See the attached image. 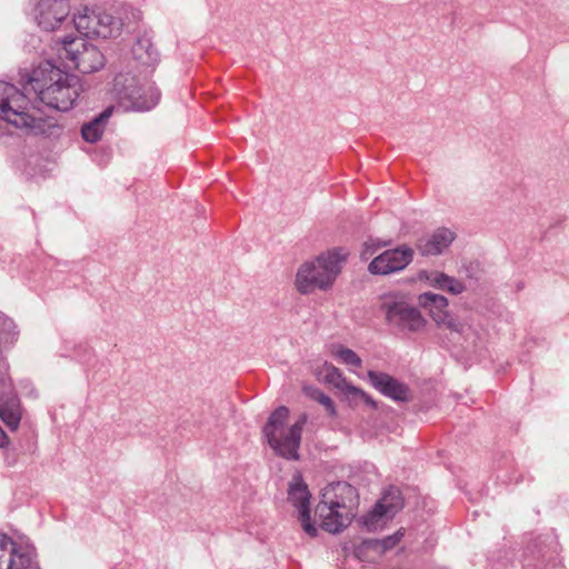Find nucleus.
Here are the masks:
<instances>
[{"instance_id":"0eeeda50","label":"nucleus","mask_w":569,"mask_h":569,"mask_svg":"<svg viewBox=\"0 0 569 569\" xmlns=\"http://www.w3.org/2000/svg\"><path fill=\"white\" fill-rule=\"evenodd\" d=\"M66 58L82 73H91L104 66V57L93 44L82 38L66 37L62 41Z\"/></svg>"},{"instance_id":"423d86ee","label":"nucleus","mask_w":569,"mask_h":569,"mask_svg":"<svg viewBox=\"0 0 569 569\" xmlns=\"http://www.w3.org/2000/svg\"><path fill=\"white\" fill-rule=\"evenodd\" d=\"M380 310L385 313L386 321L400 330L419 331L426 325L420 311L396 293L381 297Z\"/></svg>"},{"instance_id":"72a5a7b5","label":"nucleus","mask_w":569,"mask_h":569,"mask_svg":"<svg viewBox=\"0 0 569 569\" xmlns=\"http://www.w3.org/2000/svg\"><path fill=\"white\" fill-rule=\"evenodd\" d=\"M392 536H396V541L399 542L405 536V529L400 528Z\"/></svg>"},{"instance_id":"473e14b6","label":"nucleus","mask_w":569,"mask_h":569,"mask_svg":"<svg viewBox=\"0 0 569 569\" xmlns=\"http://www.w3.org/2000/svg\"><path fill=\"white\" fill-rule=\"evenodd\" d=\"M440 325L446 326L448 329H450L452 331L460 332L462 330V325L459 323L457 320L450 318L449 315H448L447 320L445 322H441Z\"/></svg>"},{"instance_id":"f257e3e1","label":"nucleus","mask_w":569,"mask_h":569,"mask_svg":"<svg viewBox=\"0 0 569 569\" xmlns=\"http://www.w3.org/2000/svg\"><path fill=\"white\" fill-rule=\"evenodd\" d=\"M0 119L33 136L57 138L62 128L41 111L31 106L24 92L13 84L0 81Z\"/></svg>"},{"instance_id":"2eb2a0df","label":"nucleus","mask_w":569,"mask_h":569,"mask_svg":"<svg viewBox=\"0 0 569 569\" xmlns=\"http://www.w3.org/2000/svg\"><path fill=\"white\" fill-rule=\"evenodd\" d=\"M456 239V233L448 228H438L430 236L418 240L417 248L422 256L442 253Z\"/></svg>"},{"instance_id":"aec40b11","label":"nucleus","mask_w":569,"mask_h":569,"mask_svg":"<svg viewBox=\"0 0 569 569\" xmlns=\"http://www.w3.org/2000/svg\"><path fill=\"white\" fill-rule=\"evenodd\" d=\"M122 22L104 11H96L93 37L110 38L120 32Z\"/></svg>"},{"instance_id":"f8f14e48","label":"nucleus","mask_w":569,"mask_h":569,"mask_svg":"<svg viewBox=\"0 0 569 569\" xmlns=\"http://www.w3.org/2000/svg\"><path fill=\"white\" fill-rule=\"evenodd\" d=\"M70 6L67 0H40L37 6V20L46 31L56 30L69 16Z\"/></svg>"},{"instance_id":"9d476101","label":"nucleus","mask_w":569,"mask_h":569,"mask_svg":"<svg viewBox=\"0 0 569 569\" xmlns=\"http://www.w3.org/2000/svg\"><path fill=\"white\" fill-rule=\"evenodd\" d=\"M343 508L338 501L320 500L315 507V517L321 521L320 526L323 530L330 533H338L349 526L353 515L350 512H342Z\"/></svg>"},{"instance_id":"20e7f679","label":"nucleus","mask_w":569,"mask_h":569,"mask_svg":"<svg viewBox=\"0 0 569 569\" xmlns=\"http://www.w3.org/2000/svg\"><path fill=\"white\" fill-rule=\"evenodd\" d=\"M289 409L284 406L277 408L269 417L263 428V433L273 451L288 460L299 459L301 435L308 416L302 413L298 420L287 426Z\"/></svg>"},{"instance_id":"2f4dec72","label":"nucleus","mask_w":569,"mask_h":569,"mask_svg":"<svg viewBox=\"0 0 569 569\" xmlns=\"http://www.w3.org/2000/svg\"><path fill=\"white\" fill-rule=\"evenodd\" d=\"M402 495H403V492L400 491L398 488H396L395 486H389L388 488H386L382 491V497L381 498H385V499H388V498H399Z\"/></svg>"},{"instance_id":"6ab92c4d","label":"nucleus","mask_w":569,"mask_h":569,"mask_svg":"<svg viewBox=\"0 0 569 569\" xmlns=\"http://www.w3.org/2000/svg\"><path fill=\"white\" fill-rule=\"evenodd\" d=\"M113 112V107L106 108L99 116L84 123L81 129L82 138L90 143L99 141L106 129V124Z\"/></svg>"},{"instance_id":"412c9836","label":"nucleus","mask_w":569,"mask_h":569,"mask_svg":"<svg viewBox=\"0 0 569 569\" xmlns=\"http://www.w3.org/2000/svg\"><path fill=\"white\" fill-rule=\"evenodd\" d=\"M359 493L355 487L346 481L329 483L321 491V498H358Z\"/></svg>"},{"instance_id":"cd10ccee","label":"nucleus","mask_w":569,"mask_h":569,"mask_svg":"<svg viewBox=\"0 0 569 569\" xmlns=\"http://www.w3.org/2000/svg\"><path fill=\"white\" fill-rule=\"evenodd\" d=\"M381 246H387V243H380V242H376V241H373V240H370V241L365 242V244H363V249H362V251H361V258H362L363 260L369 259L373 253H376V251H377Z\"/></svg>"},{"instance_id":"c756f323","label":"nucleus","mask_w":569,"mask_h":569,"mask_svg":"<svg viewBox=\"0 0 569 569\" xmlns=\"http://www.w3.org/2000/svg\"><path fill=\"white\" fill-rule=\"evenodd\" d=\"M380 543V553H385L388 550L395 548L398 542L396 541V536H387L383 539H379Z\"/></svg>"},{"instance_id":"4be33fe9","label":"nucleus","mask_w":569,"mask_h":569,"mask_svg":"<svg viewBox=\"0 0 569 569\" xmlns=\"http://www.w3.org/2000/svg\"><path fill=\"white\" fill-rule=\"evenodd\" d=\"M96 22V11H89L87 8L73 17V24L77 31L84 37H93Z\"/></svg>"},{"instance_id":"7c9ffc66","label":"nucleus","mask_w":569,"mask_h":569,"mask_svg":"<svg viewBox=\"0 0 569 569\" xmlns=\"http://www.w3.org/2000/svg\"><path fill=\"white\" fill-rule=\"evenodd\" d=\"M542 542L539 541V540H535L532 543H530L528 546V550L532 553L533 557H537V558H545L547 557L543 548H542Z\"/></svg>"},{"instance_id":"5701e85b","label":"nucleus","mask_w":569,"mask_h":569,"mask_svg":"<svg viewBox=\"0 0 569 569\" xmlns=\"http://www.w3.org/2000/svg\"><path fill=\"white\" fill-rule=\"evenodd\" d=\"M132 54L142 64H151L156 61V52L149 39H139L132 47Z\"/></svg>"},{"instance_id":"6e6552de","label":"nucleus","mask_w":569,"mask_h":569,"mask_svg":"<svg viewBox=\"0 0 569 569\" xmlns=\"http://www.w3.org/2000/svg\"><path fill=\"white\" fill-rule=\"evenodd\" d=\"M413 258V250L407 246L386 250L376 257L368 266L371 274L386 276L403 270Z\"/></svg>"},{"instance_id":"ddd939ff","label":"nucleus","mask_w":569,"mask_h":569,"mask_svg":"<svg viewBox=\"0 0 569 569\" xmlns=\"http://www.w3.org/2000/svg\"><path fill=\"white\" fill-rule=\"evenodd\" d=\"M367 376L371 386L383 396L402 402L411 399L410 388L392 376L373 370H369Z\"/></svg>"},{"instance_id":"1a4fd4ad","label":"nucleus","mask_w":569,"mask_h":569,"mask_svg":"<svg viewBox=\"0 0 569 569\" xmlns=\"http://www.w3.org/2000/svg\"><path fill=\"white\" fill-rule=\"evenodd\" d=\"M0 569H40L32 556L12 538L0 532Z\"/></svg>"},{"instance_id":"393cba45","label":"nucleus","mask_w":569,"mask_h":569,"mask_svg":"<svg viewBox=\"0 0 569 569\" xmlns=\"http://www.w3.org/2000/svg\"><path fill=\"white\" fill-rule=\"evenodd\" d=\"M298 513H299V520L301 522V526L307 535L310 537H316L318 533V529L316 526L311 522V507H310V500H297V503L295 505Z\"/></svg>"},{"instance_id":"7ed1b4c3","label":"nucleus","mask_w":569,"mask_h":569,"mask_svg":"<svg viewBox=\"0 0 569 569\" xmlns=\"http://www.w3.org/2000/svg\"><path fill=\"white\" fill-rule=\"evenodd\" d=\"M348 252L335 248L300 264L295 277V287L301 295L331 290L341 273Z\"/></svg>"},{"instance_id":"a878e982","label":"nucleus","mask_w":569,"mask_h":569,"mask_svg":"<svg viewBox=\"0 0 569 569\" xmlns=\"http://www.w3.org/2000/svg\"><path fill=\"white\" fill-rule=\"evenodd\" d=\"M303 392L306 396L323 406L329 416H336L337 411L332 399L325 395L320 389L315 387H305Z\"/></svg>"},{"instance_id":"9b49d317","label":"nucleus","mask_w":569,"mask_h":569,"mask_svg":"<svg viewBox=\"0 0 569 569\" xmlns=\"http://www.w3.org/2000/svg\"><path fill=\"white\" fill-rule=\"evenodd\" d=\"M22 410L17 395L13 392L11 381L6 375L0 377V419L11 430L16 431L20 425Z\"/></svg>"},{"instance_id":"b1692460","label":"nucleus","mask_w":569,"mask_h":569,"mask_svg":"<svg viewBox=\"0 0 569 569\" xmlns=\"http://www.w3.org/2000/svg\"><path fill=\"white\" fill-rule=\"evenodd\" d=\"M330 353L346 366L360 368L362 366L361 358L351 349L342 345H331Z\"/></svg>"},{"instance_id":"dca6fc26","label":"nucleus","mask_w":569,"mask_h":569,"mask_svg":"<svg viewBox=\"0 0 569 569\" xmlns=\"http://www.w3.org/2000/svg\"><path fill=\"white\" fill-rule=\"evenodd\" d=\"M386 500H378L373 508L360 518L361 525L369 532L382 529L391 520L398 508L395 503H385Z\"/></svg>"},{"instance_id":"bb28decb","label":"nucleus","mask_w":569,"mask_h":569,"mask_svg":"<svg viewBox=\"0 0 569 569\" xmlns=\"http://www.w3.org/2000/svg\"><path fill=\"white\" fill-rule=\"evenodd\" d=\"M289 498H311L308 486L300 473L293 475L288 487Z\"/></svg>"},{"instance_id":"f3484780","label":"nucleus","mask_w":569,"mask_h":569,"mask_svg":"<svg viewBox=\"0 0 569 569\" xmlns=\"http://www.w3.org/2000/svg\"><path fill=\"white\" fill-rule=\"evenodd\" d=\"M419 278L425 279L431 287L451 295H460L466 289L465 284L458 279L436 270L421 271Z\"/></svg>"},{"instance_id":"c85d7f7f","label":"nucleus","mask_w":569,"mask_h":569,"mask_svg":"<svg viewBox=\"0 0 569 569\" xmlns=\"http://www.w3.org/2000/svg\"><path fill=\"white\" fill-rule=\"evenodd\" d=\"M367 550H373V551L380 553L379 539H366L357 548V551L359 553L365 552Z\"/></svg>"},{"instance_id":"f03ea898","label":"nucleus","mask_w":569,"mask_h":569,"mask_svg":"<svg viewBox=\"0 0 569 569\" xmlns=\"http://www.w3.org/2000/svg\"><path fill=\"white\" fill-rule=\"evenodd\" d=\"M29 87L46 106L69 111L73 108L83 88L79 77L47 63L44 68L32 71L24 90Z\"/></svg>"},{"instance_id":"4468645a","label":"nucleus","mask_w":569,"mask_h":569,"mask_svg":"<svg viewBox=\"0 0 569 569\" xmlns=\"http://www.w3.org/2000/svg\"><path fill=\"white\" fill-rule=\"evenodd\" d=\"M323 371V381L342 391L349 399L363 401L371 407H376V401L363 390L348 382L337 367L325 363Z\"/></svg>"},{"instance_id":"39448f33","label":"nucleus","mask_w":569,"mask_h":569,"mask_svg":"<svg viewBox=\"0 0 569 569\" xmlns=\"http://www.w3.org/2000/svg\"><path fill=\"white\" fill-rule=\"evenodd\" d=\"M112 92L126 109L138 111L150 110L160 98L156 88L151 86L148 89L143 88L138 78L131 73L117 74L113 80Z\"/></svg>"},{"instance_id":"a211bd4d","label":"nucleus","mask_w":569,"mask_h":569,"mask_svg":"<svg viewBox=\"0 0 569 569\" xmlns=\"http://www.w3.org/2000/svg\"><path fill=\"white\" fill-rule=\"evenodd\" d=\"M421 307L429 310L430 316L437 323L445 322L448 318V299L441 295L425 292L419 296Z\"/></svg>"}]
</instances>
